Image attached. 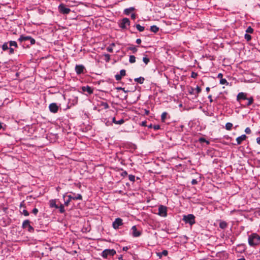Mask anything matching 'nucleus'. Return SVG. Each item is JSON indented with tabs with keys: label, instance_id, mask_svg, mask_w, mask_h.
Wrapping results in <instances>:
<instances>
[{
	"label": "nucleus",
	"instance_id": "obj_1",
	"mask_svg": "<svg viewBox=\"0 0 260 260\" xmlns=\"http://www.w3.org/2000/svg\"><path fill=\"white\" fill-rule=\"evenodd\" d=\"M248 244L251 247H255L260 244V236L256 233H252L248 236Z\"/></svg>",
	"mask_w": 260,
	"mask_h": 260
},
{
	"label": "nucleus",
	"instance_id": "obj_2",
	"mask_svg": "<svg viewBox=\"0 0 260 260\" xmlns=\"http://www.w3.org/2000/svg\"><path fill=\"white\" fill-rule=\"evenodd\" d=\"M130 24L131 21L127 18H123L118 22L119 27L123 30L128 29V27L130 25Z\"/></svg>",
	"mask_w": 260,
	"mask_h": 260
},
{
	"label": "nucleus",
	"instance_id": "obj_3",
	"mask_svg": "<svg viewBox=\"0 0 260 260\" xmlns=\"http://www.w3.org/2000/svg\"><path fill=\"white\" fill-rule=\"evenodd\" d=\"M195 216L192 214H189L183 216L182 220L185 223H189L190 225H192L196 223Z\"/></svg>",
	"mask_w": 260,
	"mask_h": 260
},
{
	"label": "nucleus",
	"instance_id": "obj_4",
	"mask_svg": "<svg viewBox=\"0 0 260 260\" xmlns=\"http://www.w3.org/2000/svg\"><path fill=\"white\" fill-rule=\"evenodd\" d=\"M74 194V196H72L71 195L67 196L68 200H64V205L68 206L70 202L72 200V199H74V200H82V196L81 194H78L77 196H75V193H72ZM66 196H63V199L65 200Z\"/></svg>",
	"mask_w": 260,
	"mask_h": 260
},
{
	"label": "nucleus",
	"instance_id": "obj_5",
	"mask_svg": "<svg viewBox=\"0 0 260 260\" xmlns=\"http://www.w3.org/2000/svg\"><path fill=\"white\" fill-rule=\"evenodd\" d=\"M116 252L114 249H106L104 250L102 253V256L105 258H108L109 256H113Z\"/></svg>",
	"mask_w": 260,
	"mask_h": 260
},
{
	"label": "nucleus",
	"instance_id": "obj_6",
	"mask_svg": "<svg viewBox=\"0 0 260 260\" xmlns=\"http://www.w3.org/2000/svg\"><path fill=\"white\" fill-rule=\"evenodd\" d=\"M30 221L28 219L25 220L22 225V228L23 229L27 228V231L30 233L34 232V228L30 224Z\"/></svg>",
	"mask_w": 260,
	"mask_h": 260
},
{
	"label": "nucleus",
	"instance_id": "obj_7",
	"mask_svg": "<svg viewBox=\"0 0 260 260\" xmlns=\"http://www.w3.org/2000/svg\"><path fill=\"white\" fill-rule=\"evenodd\" d=\"M123 224V220L120 218H117L112 223V227L115 230H118L119 226Z\"/></svg>",
	"mask_w": 260,
	"mask_h": 260
},
{
	"label": "nucleus",
	"instance_id": "obj_8",
	"mask_svg": "<svg viewBox=\"0 0 260 260\" xmlns=\"http://www.w3.org/2000/svg\"><path fill=\"white\" fill-rule=\"evenodd\" d=\"M158 214L162 217H166L167 216V207L164 205H160L158 207Z\"/></svg>",
	"mask_w": 260,
	"mask_h": 260
},
{
	"label": "nucleus",
	"instance_id": "obj_9",
	"mask_svg": "<svg viewBox=\"0 0 260 260\" xmlns=\"http://www.w3.org/2000/svg\"><path fill=\"white\" fill-rule=\"evenodd\" d=\"M58 8L59 12L63 14H68L71 11V10L69 8L66 7L63 4H60Z\"/></svg>",
	"mask_w": 260,
	"mask_h": 260
},
{
	"label": "nucleus",
	"instance_id": "obj_10",
	"mask_svg": "<svg viewBox=\"0 0 260 260\" xmlns=\"http://www.w3.org/2000/svg\"><path fill=\"white\" fill-rule=\"evenodd\" d=\"M247 93L246 92H239L237 95V101L240 102L241 100H247Z\"/></svg>",
	"mask_w": 260,
	"mask_h": 260
},
{
	"label": "nucleus",
	"instance_id": "obj_11",
	"mask_svg": "<svg viewBox=\"0 0 260 260\" xmlns=\"http://www.w3.org/2000/svg\"><path fill=\"white\" fill-rule=\"evenodd\" d=\"M85 67L82 64H76L75 70L77 75H80L84 73Z\"/></svg>",
	"mask_w": 260,
	"mask_h": 260
},
{
	"label": "nucleus",
	"instance_id": "obj_12",
	"mask_svg": "<svg viewBox=\"0 0 260 260\" xmlns=\"http://www.w3.org/2000/svg\"><path fill=\"white\" fill-rule=\"evenodd\" d=\"M49 109L51 112L56 113L58 111L59 107L56 103H51L49 106Z\"/></svg>",
	"mask_w": 260,
	"mask_h": 260
},
{
	"label": "nucleus",
	"instance_id": "obj_13",
	"mask_svg": "<svg viewBox=\"0 0 260 260\" xmlns=\"http://www.w3.org/2000/svg\"><path fill=\"white\" fill-rule=\"evenodd\" d=\"M131 230H132V236L134 237H139L142 234L141 232L137 230V228L136 225L133 226L131 229Z\"/></svg>",
	"mask_w": 260,
	"mask_h": 260
},
{
	"label": "nucleus",
	"instance_id": "obj_14",
	"mask_svg": "<svg viewBox=\"0 0 260 260\" xmlns=\"http://www.w3.org/2000/svg\"><path fill=\"white\" fill-rule=\"evenodd\" d=\"M81 89L83 92H87L88 94H91L93 93V88L89 86H82Z\"/></svg>",
	"mask_w": 260,
	"mask_h": 260
},
{
	"label": "nucleus",
	"instance_id": "obj_15",
	"mask_svg": "<svg viewBox=\"0 0 260 260\" xmlns=\"http://www.w3.org/2000/svg\"><path fill=\"white\" fill-rule=\"evenodd\" d=\"M247 138V136L245 135H242L240 137H238L236 139V141L238 145L241 144L242 142Z\"/></svg>",
	"mask_w": 260,
	"mask_h": 260
},
{
	"label": "nucleus",
	"instance_id": "obj_16",
	"mask_svg": "<svg viewBox=\"0 0 260 260\" xmlns=\"http://www.w3.org/2000/svg\"><path fill=\"white\" fill-rule=\"evenodd\" d=\"M135 10L134 7H129L128 8L125 9L123 11V13L126 15H129L132 12Z\"/></svg>",
	"mask_w": 260,
	"mask_h": 260
},
{
	"label": "nucleus",
	"instance_id": "obj_17",
	"mask_svg": "<svg viewBox=\"0 0 260 260\" xmlns=\"http://www.w3.org/2000/svg\"><path fill=\"white\" fill-rule=\"evenodd\" d=\"M30 36H25L24 35H21L18 40L20 43H22L23 42L27 41L30 39Z\"/></svg>",
	"mask_w": 260,
	"mask_h": 260
},
{
	"label": "nucleus",
	"instance_id": "obj_18",
	"mask_svg": "<svg viewBox=\"0 0 260 260\" xmlns=\"http://www.w3.org/2000/svg\"><path fill=\"white\" fill-rule=\"evenodd\" d=\"M219 226L221 229H225L228 227V223L225 221H220Z\"/></svg>",
	"mask_w": 260,
	"mask_h": 260
},
{
	"label": "nucleus",
	"instance_id": "obj_19",
	"mask_svg": "<svg viewBox=\"0 0 260 260\" xmlns=\"http://www.w3.org/2000/svg\"><path fill=\"white\" fill-rule=\"evenodd\" d=\"M49 206L51 208H55V209H58V206L56 204L55 200H52L49 201Z\"/></svg>",
	"mask_w": 260,
	"mask_h": 260
},
{
	"label": "nucleus",
	"instance_id": "obj_20",
	"mask_svg": "<svg viewBox=\"0 0 260 260\" xmlns=\"http://www.w3.org/2000/svg\"><path fill=\"white\" fill-rule=\"evenodd\" d=\"M237 248H239V252L241 253L242 252L245 251V250H246V245L245 244H238L237 245Z\"/></svg>",
	"mask_w": 260,
	"mask_h": 260
},
{
	"label": "nucleus",
	"instance_id": "obj_21",
	"mask_svg": "<svg viewBox=\"0 0 260 260\" xmlns=\"http://www.w3.org/2000/svg\"><path fill=\"white\" fill-rule=\"evenodd\" d=\"M247 100H248V102L246 103L245 107H248L253 103L254 99L252 96L247 98Z\"/></svg>",
	"mask_w": 260,
	"mask_h": 260
},
{
	"label": "nucleus",
	"instance_id": "obj_22",
	"mask_svg": "<svg viewBox=\"0 0 260 260\" xmlns=\"http://www.w3.org/2000/svg\"><path fill=\"white\" fill-rule=\"evenodd\" d=\"M168 254V251L167 250H164L161 252L157 253V255L159 256L160 258L162 257V255L167 256Z\"/></svg>",
	"mask_w": 260,
	"mask_h": 260
},
{
	"label": "nucleus",
	"instance_id": "obj_23",
	"mask_svg": "<svg viewBox=\"0 0 260 260\" xmlns=\"http://www.w3.org/2000/svg\"><path fill=\"white\" fill-rule=\"evenodd\" d=\"M150 30L151 32L156 33L159 30V27H157L156 25H152L150 26Z\"/></svg>",
	"mask_w": 260,
	"mask_h": 260
},
{
	"label": "nucleus",
	"instance_id": "obj_24",
	"mask_svg": "<svg viewBox=\"0 0 260 260\" xmlns=\"http://www.w3.org/2000/svg\"><path fill=\"white\" fill-rule=\"evenodd\" d=\"M145 80V79L144 77H140L139 78H136L134 79V81L135 82H137L140 84H143L144 83V81Z\"/></svg>",
	"mask_w": 260,
	"mask_h": 260
},
{
	"label": "nucleus",
	"instance_id": "obj_25",
	"mask_svg": "<svg viewBox=\"0 0 260 260\" xmlns=\"http://www.w3.org/2000/svg\"><path fill=\"white\" fill-rule=\"evenodd\" d=\"M9 43L10 47H14L15 48H18V45L16 41H10L8 42Z\"/></svg>",
	"mask_w": 260,
	"mask_h": 260
},
{
	"label": "nucleus",
	"instance_id": "obj_26",
	"mask_svg": "<svg viewBox=\"0 0 260 260\" xmlns=\"http://www.w3.org/2000/svg\"><path fill=\"white\" fill-rule=\"evenodd\" d=\"M168 115V114L166 112H164L161 114V120L162 122H165L166 119Z\"/></svg>",
	"mask_w": 260,
	"mask_h": 260
},
{
	"label": "nucleus",
	"instance_id": "obj_27",
	"mask_svg": "<svg viewBox=\"0 0 260 260\" xmlns=\"http://www.w3.org/2000/svg\"><path fill=\"white\" fill-rule=\"evenodd\" d=\"M135 26H136L137 29L140 32L144 31L145 29V27L144 26H141L139 24H136Z\"/></svg>",
	"mask_w": 260,
	"mask_h": 260
},
{
	"label": "nucleus",
	"instance_id": "obj_28",
	"mask_svg": "<svg viewBox=\"0 0 260 260\" xmlns=\"http://www.w3.org/2000/svg\"><path fill=\"white\" fill-rule=\"evenodd\" d=\"M199 142L201 143H206L207 144H209L210 142L209 141L206 140L203 137H201L199 139Z\"/></svg>",
	"mask_w": 260,
	"mask_h": 260
},
{
	"label": "nucleus",
	"instance_id": "obj_29",
	"mask_svg": "<svg viewBox=\"0 0 260 260\" xmlns=\"http://www.w3.org/2000/svg\"><path fill=\"white\" fill-rule=\"evenodd\" d=\"M100 105L103 106L105 109H108L109 108L108 104L106 102H101Z\"/></svg>",
	"mask_w": 260,
	"mask_h": 260
},
{
	"label": "nucleus",
	"instance_id": "obj_30",
	"mask_svg": "<svg viewBox=\"0 0 260 260\" xmlns=\"http://www.w3.org/2000/svg\"><path fill=\"white\" fill-rule=\"evenodd\" d=\"M129 62L131 63H135L136 62V57L134 55H130Z\"/></svg>",
	"mask_w": 260,
	"mask_h": 260
},
{
	"label": "nucleus",
	"instance_id": "obj_31",
	"mask_svg": "<svg viewBox=\"0 0 260 260\" xmlns=\"http://www.w3.org/2000/svg\"><path fill=\"white\" fill-rule=\"evenodd\" d=\"M233 126V124L230 122H228L225 124V128L228 131H230Z\"/></svg>",
	"mask_w": 260,
	"mask_h": 260
},
{
	"label": "nucleus",
	"instance_id": "obj_32",
	"mask_svg": "<svg viewBox=\"0 0 260 260\" xmlns=\"http://www.w3.org/2000/svg\"><path fill=\"white\" fill-rule=\"evenodd\" d=\"M8 43V42H6L2 45V49L3 51H6L9 49Z\"/></svg>",
	"mask_w": 260,
	"mask_h": 260
},
{
	"label": "nucleus",
	"instance_id": "obj_33",
	"mask_svg": "<svg viewBox=\"0 0 260 260\" xmlns=\"http://www.w3.org/2000/svg\"><path fill=\"white\" fill-rule=\"evenodd\" d=\"M196 90L195 94L196 97L198 96V94L201 92L202 89L199 86H197L196 89H194V91Z\"/></svg>",
	"mask_w": 260,
	"mask_h": 260
},
{
	"label": "nucleus",
	"instance_id": "obj_34",
	"mask_svg": "<svg viewBox=\"0 0 260 260\" xmlns=\"http://www.w3.org/2000/svg\"><path fill=\"white\" fill-rule=\"evenodd\" d=\"M58 208L59 209V212L60 213H63L65 212V210L64 208V205L62 204H61L59 206H58Z\"/></svg>",
	"mask_w": 260,
	"mask_h": 260
},
{
	"label": "nucleus",
	"instance_id": "obj_35",
	"mask_svg": "<svg viewBox=\"0 0 260 260\" xmlns=\"http://www.w3.org/2000/svg\"><path fill=\"white\" fill-rule=\"evenodd\" d=\"M143 61L145 63V64H147L149 62L150 59L148 57H147V56H145L143 57Z\"/></svg>",
	"mask_w": 260,
	"mask_h": 260
},
{
	"label": "nucleus",
	"instance_id": "obj_36",
	"mask_svg": "<svg viewBox=\"0 0 260 260\" xmlns=\"http://www.w3.org/2000/svg\"><path fill=\"white\" fill-rule=\"evenodd\" d=\"M220 84H226V85H228L229 84V83L225 79L221 78L220 80Z\"/></svg>",
	"mask_w": 260,
	"mask_h": 260
},
{
	"label": "nucleus",
	"instance_id": "obj_37",
	"mask_svg": "<svg viewBox=\"0 0 260 260\" xmlns=\"http://www.w3.org/2000/svg\"><path fill=\"white\" fill-rule=\"evenodd\" d=\"M128 50L132 51L133 53H136L138 51V49L136 47H130L128 48Z\"/></svg>",
	"mask_w": 260,
	"mask_h": 260
},
{
	"label": "nucleus",
	"instance_id": "obj_38",
	"mask_svg": "<svg viewBox=\"0 0 260 260\" xmlns=\"http://www.w3.org/2000/svg\"><path fill=\"white\" fill-rule=\"evenodd\" d=\"M246 32H247V33L252 34V33H253V29L251 26H249V27L246 29Z\"/></svg>",
	"mask_w": 260,
	"mask_h": 260
},
{
	"label": "nucleus",
	"instance_id": "obj_39",
	"mask_svg": "<svg viewBox=\"0 0 260 260\" xmlns=\"http://www.w3.org/2000/svg\"><path fill=\"white\" fill-rule=\"evenodd\" d=\"M128 179L129 180L132 182H134L135 179V176L133 175H128Z\"/></svg>",
	"mask_w": 260,
	"mask_h": 260
},
{
	"label": "nucleus",
	"instance_id": "obj_40",
	"mask_svg": "<svg viewBox=\"0 0 260 260\" xmlns=\"http://www.w3.org/2000/svg\"><path fill=\"white\" fill-rule=\"evenodd\" d=\"M30 42V45H34L36 43V40L32 38V37H30V39L28 40Z\"/></svg>",
	"mask_w": 260,
	"mask_h": 260
},
{
	"label": "nucleus",
	"instance_id": "obj_41",
	"mask_svg": "<svg viewBox=\"0 0 260 260\" xmlns=\"http://www.w3.org/2000/svg\"><path fill=\"white\" fill-rule=\"evenodd\" d=\"M244 38L248 41L251 40V36L250 35L247 34H246L245 35Z\"/></svg>",
	"mask_w": 260,
	"mask_h": 260
},
{
	"label": "nucleus",
	"instance_id": "obj_42",
	"mask_svg": "<svg viewBox=\"0 0 260 260\" xmlns=\"http://www.w3.org/2000/svg\"><path fill=\"white\" fill-rule=\"evenodd\" d=\"M124 122V120L123 119H121L120 120L115 121V123L117 124H122Z\"/></svg>",
	"mask_w": 260,
	"mask_h": 260
},
{
	"label": "nucleus",
	"instance_id": "obj_43",
	"mask_svg": "<svg viewBox=\"0 0 260 260\" xmlns=\"http://www.w3.org/2000/svg\"><path fill=\"white\" fill-rule=\"evenodd\" d=\"M21 213L23 214L24 216H27L29 215V212L25 209H23L22 212H21Z\"/></svg>",
	"mask_w": 260,
	"mask_h": 260
},
{
	"label": "nucleus",
	"instance_id": "obj_44",
	"mask_svg": "<svg viewBox=\"0 0 260 260\" xmlns=\"http://www.w3.org/2000/svg\"><path fill=\"white\" fill-rule=\"evenodd\" d=\"M120 75L122 77V76H124L126 75V71H125V70H124V69L121 70L120 71Z\"/></svg>",
	"mask_w": 260,
	"mask_h": 260
},
{
	"label": "nucleus",
	"instance_id": "obj_45",
	"mask_svg": "<svg viewBox=\"0 0 260 260\" xmlns=\"http://www.w3.org/2000/svg\"><path fill=\"white\" fill-rule=\"evenodd\" d=\"M198 74L197 73L192 72L191 74V77L193 78H196L198 76Z\"/></svg>",
	"mask_w": 260,
	"mask_h": 260
},
{
	"label": "nucleus",
	"instance_id": "obj_46",
	"mask_svg": "<svg viewBox=\"0 0 260 260\" xmlns=\"http://www.w3.org/2000/svg\"><path fill=\"white\" fill-rule=\"evenodd\" d=\"M115 89L117 90H123L124 92H128V90H125L124 88H122L121 87H116Z\"/></svg>",
	"mask_w": 260,
	"mask_h": 260
},
{
	"label": "nucleus",
	"instance_id": "obj_47",
	"mask_svg": "<svg viewBox=\"0 0 260 260\" xmlns=\"http://www.w3.org/2000/svg\"><path fill=\"white\" fill-rule=\"evenodd\" d=\"M115 78L117 81H119L121 79L122 76L120 74H116Z\"/></svg>",
	"mask_w": 260,
	"mask_h": 260
},
{
	"label": "nucleus",
	"instance_id": "obj_48",
	"mask_svg": "<svg viewBox=\"0 0 260 260\" xmlns=\"http://www.w3.org/2000/svg\"><path fill=\"white\" fill-rule=\"evenodd\" d=\"M153 128L154 129V130H158V129H159L160 128V126L158 124H156V125H154L153 126Z\"/></svg>",
	"mask_w": 260,
	"mask_h": 260
},
{
	"label": "nucleus",
	"instance_id": "obj_49",
	"mask_svg": "<svg viewBox=\"0 0 260 260\" xmlns=\"http://www.w3.org/2000/svg\"><path fill=\"white\" fill-rule=\"evenodd\" d=\"M245 132L247 134H250L251 132V129L249 127H246L245 129Z\"/></svg>",
	"mask_w": 260,
	"mask_h": 260
},
{
	"label": "nucleus",
	"instance_id": "obj_50",
	"mask_svg": "<svg viewBox=\"0 0 260 260\" xmlns=\"http://www.w3.org/2000/svg\"><path fill=\"white\" fill-rule=\"evenodd\" d=\"M32 213L34 214L35 215H36L38 213V209H37L36 208H34L33 210H32Z\"/></svg>",
	"mask_w": 260,
	"mask_h": 260
},
{
	"label": "nucleus",
	"instance_id": "obj_51",
	"mask_svg": "<svg viewBox=\"0 0 260 260\" xmlns=\"http://www.w3.org/2000/svg\"><path fill=\"white\" fill-rule=\"evenodd\" d=\"M188 92L189 94H195L194 89L193 88H191V89L189 90Z\"/></svg>",
	"mask_w": 260,
	"mask_h": 260
},
{
	"label": "nucleus",
	"instance_id": "obj_52",
	"mask_svg": "<svg viewBox=\"0 0 260 260\" xmlns=\"http://www.w3.org/2000/svg\"><path fill=\"white\" fill-rule=\"evenodd\" d=\"M9 53L10 54H14V50L13 48H12V47H10L9 48Z\"/></svg>",
	"mask_w": 260,
	"mask_h": 260
},
{
	"label": "nucleus",
	"instance_id": "obj_53",
	"mask_svg": "<svg viewBox=\"0 0 260 260\" xmlns=\"http://www.w3.org/2000/svg\"><path fill=\"white\" fill-rule=\"evenodd\" d=\"M107 50L109 52H113V48L111 46H109L107 48Z\"/></svg>",
	"mask_w": 260,
	"mask_h": 260
},
{
	"label": "nucleus",
	"instance_id": "obj_54",
	"mask_svg": "<svg viewBox=\"0 0 260 260\" xmlns=\"http://www.w3.org/2000/svg\"><path fill=\"white\" fill-rule=\"evenodd\" d=\"M198 183V181L197 179H193L191 181V184L192 185H196Z\"/></svg>",
	"mask_w": 260,
	"mask_h": 260
},
{
	"label": "nucleus",
	"instance_id": "obj_55",
	"mask_svg": "<svg viewBox=\"0 0 260 260\" xmlns=\"http://www.w3.org/2000/svg\"><path fill=\"white\" fill-rule=\"evenodd\" d=\"M127 175V173L126 171H124L121 173V175L123 177H125Z\"/></svg>",
	"mask_w": 260,
	"mask_h": 260
},
{
	"label": "nucleus",
	"instance_id": "obj_56",
	"mask_svg": "<svg viewBox=\"0 0 260 260\" xmlns=\"http://www.w3.org/2000/svg\"><path fill=\"white\" fill-rule=\"evenodd\" d=\"M131 17L132 19L135 20L136 18V15L135 13H132Z\"/></svg>",
	"mask_w": 260,
	"mask_h": 260
},
{
	"label": "nucleus",
	"instance_id": "obj_57",
	"mask_svg": "<svg viewBox=\"0 0 260 260\" xmlns=\"http://www.w3.org/2000/svg\"><path fill=\"white\" fill-rule=\"evenodd\" d=\"M130 248V247H127V246H124L122 248V250L123 251H127L128 249H129V248Z\"/></svg>",
	"mask_w": 260,
	"mask_h": 260
},
{
	"label": "nucleus",
	"instance_id": "obj_58",
	"mask_svg": "<svg viewBox=\"0 0 260 260\" xmlns=\"http://www.w3.org/2000/svg\"><path fill=\"white\" fill-rule=\"evenodd\" d=\"M20 207H24L25 208V205H24V201H23L21 203H20Z\"/></svg>",
	"mask_w": 260,
	"mask_h": 260
},
{
	"label": "nucleus",
	"instance_id": "obj_59",
	"mask_svg": "<svg viewBox=\"0 0 260 260\" xmlns=\"http://www.w3.org/2000/svg\"><path fill=\"white\" fill-rule=\"evenodd\" d=\"M141 42L142 41L140 39H137L136 41V43L138 44H141Z\"/></svg>",
	"mask_w": 260,
	"mask_h": 260
},
{
	"label": "nucleus",
	"instance_id": "obj_60",
	"mask_svg": "<svg viewBox=\"0 0 260 260\" xmlns=\"http://www.w3.org/2000/svg\"><path fill=\"white\" fill-rule=\"evenodd\" d=\"M208 98L209 99V101H210V103L213 102V100L212 99V95H208Z\"/></svg>",
	"mask_w": 260,
	"mask_h": 260
},
{
	"label": "nucleus",
	"instance_id": "obj_61",
	"mask_svg": "<svg viewBox=\"0 0 260 260\" xmlns=\"http://www.w3.org/2000/svg\"><path fill=\"white\" fill-rule=\"evenodd\" d=\"M222 76L223 75H222V74L221 73H219V74H218L217 78L221 79L222 77Z\"/></svg>",
	"mask_w": 260,
	"mask_h": 260
},
{
	"label": "nucleus",
	"instance_id": "obj_62",
	"mask_svg": "<svg viewBox=\"0 0 260 260\" xmlns=\"http://www.w3.org/2000/svg\"><path fill=\"white\" fill-rule=\"evenodd\" d=\"M256 142L260 145V138L258 137L256 138Z\"/></svg>",
	"mask_w": 260,
	"mask_h": 260
},
{
	"label": "nucleus",
	"instance_id": "obj_63",
	"mask_svg": "<svg viewBox=\"0 0 260 260\" xmlns=\"http://www.w3.org/2000/svg\"><path fill=\"white\" fill-rule=\"evenodd\" d=\"M119 260H123V256L122 255H120V256L118 257Z\"/></svg>",
	"mask_w": 260,
	"mask_h": 260
},
{
	"label": "nucleus",
	"instance_id": "obj_64",
	"mask_svg": "<svg viewBox=\"0 0 260 260\" xmlns=\"http://www.w3.org/2000/svg\"><path fill=\"white\" fill-rule=\"evenodd\" d=\"M237 260H246V259H245V258L244 257H242L241 258H239V259H238Z\"/></svg>",
	"mask_w": 260,
	"mask_h": 260
}]
</instances>
